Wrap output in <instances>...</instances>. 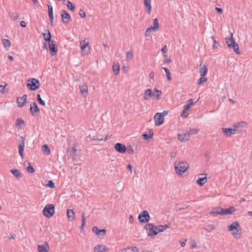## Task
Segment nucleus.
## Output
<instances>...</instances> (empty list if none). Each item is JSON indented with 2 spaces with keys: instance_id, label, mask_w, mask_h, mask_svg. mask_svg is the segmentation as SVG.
I'll use <instances>...</instances> for the list:
<instances>
[{
  "instance_id": "nucleus-1",
  "label": "nucleus",
  "mask_w": 252,
  "mask_h": 252,
  "mask_svg": "<svg viewBox=\"0 0 252 252\" xmlns=\"http://www.w3.org/2000/svg\"><path fill=\"white\" fill-rule=\"evenodd\" d=\"M228 231H232V235L237 239L241 237V229L238 221H234L230 225H228Z\"/></svg>"
},
{
  "instance_id": "nucleus-2",
  "label": "nucleus",
  "mask_w": 252,
  "mask_h": 252,
  "mask_svg": "<svg viewBox=\"0 0 252 252\" xmlns=\"http://www.w3.org/2000/svg\"><path fill=\"white\" fill-rule=\"evenodd\" d=\"M225 42L228 48L232 49L237 54H240L239 46L233 38V34L232 33H230L229 36L225 38Z\"/></svg>"
},
{
  "instance_id": "nucleus-3",
  "label": "nucleus",
  "mask_w": 252,
  "mask_h": 252,
  "mask_svg": "<svg viewBox=\"0 0 252 252\" xmlns=\"http://www.w3.org/2000/svg\"><path fill=\"white\" fill-rule=\"evenodd\" d=\"M175 172L178 175H182L189 168V164L186 162L176 161L174 163Z\"/></svg>"
},
{
  "instance_id": "nucleus-4",
  "label": "nucleus",
  "mask_w": 252,
  "mask_h": 252,
  "mask_svg": "<svg viewBox=\"0 0 252 252\" xmlns=\"http://www.w3.org/2000/svg\"><path fill=\"white\" fill-rule=\"evenodd\" d=\"M55 212L54 205L51 204H47L43 210V215L47 218H51Z\"/></svg>"
},
{
  "instance_id": "nucleus-5",
  "label": "nucleus",
  "mask_w": 252,
  "mask_h": 252,
  "mask_svg": "<svg viewBox=\"0 0 252 252\" xmlns=\"http://www.w3.org/2000/svg\"><path fill=\"white\" fill-rule=\"evenodd\" d=\"M27 86L31 91L37 89L40 86L39 81L35 78H30L28 81Z\"/></svg>"
},
{
  "instance_id": "nucleus-6",
  "label": "nucleus",
  "mask_w": 252,
  "mask_h": 252,
  "mask_svg": "<svg viewBox=\"0 0 252 252\" xmlns=\"http://www.w3.org/2000/svg\"><path fill=\"white\" fill-rule=\"evenodd\" d=\"M144 228L148 230V235L150 237H153L158 234V232L155 229V226L153 223H147L146 224Z\"/></svg>"
},
{
  "instance_id": "nucleus-7",
  "label": "nucleus",
  "mask_w": 252,
  "mask_h": 252,
  "mask_svg": "<svg viewBox=\"0 0 252 252\" xmlns=\"http://www.w3.org/2000/svg\"><path fill=\"white\" fill-rule=\"evenodd\" d=\"M138 220L141 223H146L150 220V216L148 211H143L139 215Z\"/></svg>"
},
{
  "instance_id": "nucleus-8",
  "label": "nucleus",
  "mask_w": 252,
  "mask_h": 252,
  "mask_svg": "<svg viewBox=\"0 0 252 252\" xmlns=\"http://www.w3.org/2000/svg\"><path fill=\"white\" fill-rule=\"evenodd\" d=\"M62 20L64 24H67L71 20V16L65 10L61 11Z\"/></svg>"
},
{
  "instance_id": "nucleus-9",
  "label": "nucleus",
  "mask_w": 252,
  "mask_h": 252,
  "mask_svg": "<svg viewBox=\"0 0 252 252\" xmlns=\"http://www.w3.org/2000/svg\"><path fill=\"white\" fill-rule=\"evenodd\" d=\"M155 124L156 126H159L163 123L164 119L160 113H157L154 116Z\"/></svg>"
},
{
  "instance_id": "nucleus-10",
  "label": "nucleus",
  "mask_w": 252,
  "mask_h": 252,
  "mask_svg": "<svg viewBox=\"0 0 252 252\" xmlns=\"http://www.w3.org/2000/svg\"><path fill=\"white\" fill-rule=\"evenodd\" d=\"M92 231L100 237H103L106 234V230L105 229H99L96 226L93 227Z\"/></svg>"
},
{
  "instance_id": "nucleus-11",
  "label": "nucleus",
  "mask_w": 252,
  "mask_h": 252,
  "mask_svg": "<svg viewBox=\"0 0 252 252\" xmlns=\"http://www.w3.org/2000/svg\"><path fill=\"white\" fill-rule=\"evenodd\" d=\"M207 182L206 174H201L199 175L197 180L196 181L197 183L200 186H203Z\"/></svg>"
},
{
  "instance_id": "nucleus-12",
  "label": "nucleus",
  "mask_w": 252,
  "mask_h": 252,
  "mask_svg": "<svg viewBox=\"0 0 252 252\" xmlns=\"http://www.w3.org/2000/svg\"><path fill=\"white\" fill-rule=\"evenodd\" d=\"M115 149L118 152L122 154L125 153L126 150V146L120 143H117L115 145Z\"/></svg>"
},
{
  "instance_id": "nucleus-13",
  "label": "nucleus",
  "mask_w": 252,
  "mask_h": 252,
  "mask_svg": "<svg viewBox=\"0 0 252 252\" xmlns=\"http://www.w3.org/2000/svg\"><path fill=\"white\" fill-rule=\"evenodd\" d=\"M189 134L188 133V131H186V132L185 133L178 134V140L182 142L188 141L189 139Z\"/></svg>"
},
{
  "instance_id": "nucleus-14",
  "label": "nucleus",
  "mask_w": 252,
  "mask_h": 252,
  "mask_svg": "<svg viewBox=\"0 0 252 252\" xmlns=\"http://www.w3.org/2000/svg\"><path fill=\"white\" fill-rule=\"evenodd\" d=\"M55 41L53 40L50 41L49 43V49L51 51V55L52 56H55L57 54V49L56 47V44H55Z\"/></svg>"
},
{
  "instance_id": "nucleus-15",
  "label": "nucleus",
  "mask_w": 252,
  "mask_h": 252,
  "mask_svg": "<svg viewBox=\"0 0 252 252\" xmlns=\"http://www.w3.org/2000/svg\"><path fill=\"white\" fill-rule=\"evenodd\" d=\"M27 94H24L22 97H18L17 98L18 106L21 107L24 106L25 102L27 101Z\"/></svg>"
},
{
  "instance_id": "nucleus-16",
  "label": "nucleus",
  "mask_w": 252,
  "mask_h": 252,
  "mask_svg": "<svg viewBox=\"0 0 252 252\" xmlns=\"http://www.w3.org/2000/svg\"><path fill=\"white\" fill-rule=\"evenodd\" d=\"M37 249L39 252H48L49 245L47 242H45L43 245H38Z\"/></svg>"
},
{
  "instance_id": "nucleus-17",
  "label": "nucleus",
  "mask_w": 252,
  "mask_h": 252,
  "mask_svg": "<svg viewBox=\"0 0 252 252\" xmlns=\"http://www.w3.org/2000/svg\"><path fill=\"white\" fill-rule=\"evenodd\" d=\"M30 111L32 116H34L35 113L39 112V109L35 102L31 104Z\"/></svg>"
},
{
  "instance_id": "nucleus-18",
  "label": "nucleus",
  "mask_w": 252,
  "mask_h": 252,
  "mask_svg": "<svg viewBox=\"0 0 252 252\" xmlns=\"http://www.w3.org/2000/svg\"><path fill=\"white\" fill-rule=\"evenodd\" d=\"M79 89L82 95L86 97L88 95V86L86 84H84L82 85L79 86Z\"/></svg>"
},
{
  "instance_id": "nucleus-19",
  "label": "nucleus",
  "mask_w": 252,
  "mask_h": 252,
  "mask_svg": "<svg viewBox=\"0 0 252 252\" xmlns=\"http://www.w3.org/2000/svg\"><path fill=\"white\" fill-rule=\"evenodd\" d=\"M45 32H44L42 34L44 39L46 41H48L49 42L53 41L52 40H51V34L50 31L47 30H45Z\"/></svg>"
},
{
  "instance_id": "nucleus-20",
  "label": "nucleus",
  "mask_w": 252,
  "mask_h": 252,
  "mask_svg": "<svg viewBox=\"0 0 252 252\" xmlns=\"http://www.w3.org/2000/svg\"><path fill=\"white\" fill-rule=\"evenodd\" d=\"M208 71V69L205 65L200 64V68L199 70V73L201 77H204L206 75Z\"/></svg>"
},
{
  "instance_id": "nucleus-21",
  "label": "nucleus",
  "mask_w": 252,
  "mask_h": 252,
  "mask_svg": "<svg viewBox=\"0 0 252 252\" xmlns=\"http://www.w3.org/2000/svg\"><path fill=\"white\" fill-rule=\"evenodd\" d=\"M222 130L226 137H229L234 134L231 128H222Z\"/></svg>"
},
{
  "instance_id": "nucleus-22",
  "label": "nucleus",
  "mask_w": 252,
  "mask_h": 252,
  "mask_svg": "<svg viewBox=\"0 0 252 252\" xmlns=\"http://www.w3.org/2000/svg\"><path fill=\"white\" fill-rule=\"evenodd\" d=\"M67 216L68 220L70 221L73 220L75 219V213L72 210H67Z\"/></svg>"
},
{
  "instance_id": "nucleus-23",
  "label": "nucleus",
  "mask_w": 252,
  "mask_h": 252,
  "mask_svg": "<svg viewBox=\"0 0 252 252\" xmlns=\"http://www.w3.org/2000/svg\"><path fill=\"white\" fill-rule=\"evenodd\" d=\"M170 227L168 225H159L155 227V229L158 232H163L166 230V229L169 228Z\"/></svg>"
},
{
  "instance_id": "nucleus-24",
  "label": "nucleus",
  "mask_w": 252,
  "mask_h": 252,
  "mask_svg": "<svg viewBox=\"0 0 252 252\" xmlns=\"http://www.w3.org/2000/svg\"><path fill=\"white\" fill-rule=\"evenodd\" d=\"M235 209L234 207H230L228 209H223L222 211V215L231 214L235 211Z\"/></svg>"
},
{
  "instance_id": "nucleus-25",
  "label": "nucleus",
  "mask_w": 252,
  "mask_h": 252,
  "mask_svg": "<svg viewBox=\"0 0 252 252\" xmlns=\"http://www.w3.org/2000/svg\"><path fill=\"white\" fill-rule=\"evenodd\" d=\"M223 208H215L210 212V215H222Z\"/></svg>"
},
{
  "instance_id": "nucleus-26",
  "label": "nucleus",
  "mask_w": 252,
  "mask_h": 252,
  "mask_svg": "<svg viewBox=\"0 0 252 252\" xmlns=\"http://www.w3.org/2000/svg\"><path fill=\"white\" fill-rule=\"evenodd\" d=\"M89 45V39L87 38H85L80 42L81 49L83 51L85 48Z\"/></svg>"
},
{
  "instance_id": "nucleus-27",
  "label": "nucleus",
  "mask_w": 252,
  "mask_h": 252,
  "mask_svg": "<svg viewBox=\"0 0 252 252\" xmlns=\"http://www.w3.org/2000/svg\"><path fill=\"white\" fill-rule=\"evenodd\" d=\"M152 95V91L148 89L146 90L144 93V99L146 100H149Z\"/></svg>"
},
{
  "instance_id": "nucleus-28",
  "label": "nucleus",
  "mask_w": 252,
  "mask_h": 252,
  "mask_svg": "<svg viewBox=\"0 0 252 252\" xmlns=\"http://www.w3.org/2000/svg\"><path fill=\"white\" fill-rule=\"evenodd\" d=\"M138 249L136 247L127 248L121 250V252H138Z\"/></svg>"
},
{
  "instance_id": "nucleus-29",
  "label": "nucleus",
  "mask_w": 252,
  "mask_h": 252,
  "mask_svg": "<svg viewBox=\"0 0 252 252\" xmlns=\"http://www.w3.org/2000/svg\"><path fill=\"white\" fill-rule=\"evenodd\" d=\"M93 140H97L99 141H106L107 140V136L105 134L96 135L94 137Z\"/></svg>"
},
{
  "instance_id": "nucleus-30",
  "label": "nucleus",
  "mask_w": 252,
  "mask_h": 252,
  "mask_svg": "<svg viewBox=\"0 0 252 252\" xmlns=\"http://www.w3.org/2000/svg\"><path fill=\"white\" fill-rule=\"evenodd\" d=\"M144 5L147 8V12L148 14H149L151 12L152 6L151 4V0H144Z\"/></svg>"
},
{
  "instance_id": "nucleus-31",
  "label": "nucleus",
  "mask_w": 252,
  "mask_h": 252,
  "mask_svg": "<svg viewBox=\"0 0 252 252\" xmlns=\"http://www.w3.org/2000/svg\"><path fill=\"white\" fill-rule=\"evenodd\" d=\"M10 172L17 178H19L22 176L21 172L18 169H12L10 170Z\"/></svg>"
},
{
  "instance_id": "nucleus-32",
  "label": "nucleus",
  "mask_w": 252,
  "mask_h": 252,
  "mask_svg": "<svg viewBox=\"0 0 252 252\" xmlns=\"http://www.w3.org/2000/svg\"><path fill=\"white\" fill-rule=\"evenodd\" d=\"M154 27H151L153 30V32H156L158 30L159 25L157 18L154 19Z\"/></svg>"
},
{
  "instance_id": "nucleus-33",
  "label": "nucleus",
  "mask_w": 252,
  "mask_h": 252,
  "mask_svg": "<svg viewBox=\"0 0 252 252\" xmlns=\"http://www.w3.org/2000/svg\"><path fill=\"white\" fill-rule=\"evenodd\" d=\"M215 228V226L213 224H209L207 225L206 226L203 227V230L207 231L208 232H210L213 230Z\"/></svg>"
},
{
  "instance_id": "nucleus-34",
  "label": "nucleus",
  "mask_w": 252,
  "mask_h": 252,
  "mask_svg": "<svg viewBox=\"0 0 252 252\" xmlns=\"http://www.w3.org/2000/svg\"><path fill=\"white\" fill-rule=\"evenodd\" d=\"M161 69H163L165 71V72L166 73V76L167 77V79L168 81H171L172 80V78H171V73H170L169 70L167 68L165 67H162Z\"/></svg>"
},
{
  "instance_id": "nucleus-35",
  "label": "nucleus",
  "mask_w": 252,
  "mask_h": 252,
  "mask_svg": "<svg viewBox=\"0 0 252 252\" xmlns=\"http://www.w3.org/2000/svg\"><path fill=\"white\" fill-rule=\"evenodd\" d=\"M67 7L69 9L72 11H74L75 9V6L69 0L66 1V4Z\"/></svg>"
},
{
  "instance_id": "nucleus-36",
  "label": "nucleus",
  "mask_w": 252,
  "mask_h": 252,
  "mask_svg": "<svg viewBox=\"0 0 252 252\" xmlns=\"http://www.w3.org/2000/svg\"><path fill=\"white\" fill-rule=\"evenodd\" d=\"M105 248L103 246H97L95 247L94 252H104Z\"/></svg>"
},
{
  "instance_id": "nucleus-37",
  "label": "nucleus",
  "mask_w": 252,
  "mask_h": 252,
  "mask_svg": "<svg viewBox=\"0 0 252 252\" xmlns=\"http://www.w3.org/2000/svg\"><path fill=\"white\" fill-rule=\"evenodd\" d=\"M24 124H25V122H24V120L22 118H19L16 119V126L17 127H18V128H20V126L21 125H24Z\"/></svg>"
},
{
  "instance_id": "nucleus-38",
  "label": "nucleus",
  "mask_w": 252,
  "mask_h": 252,
  "mask_svg": "<svg viewBox=\"0 0 252 252\" xmlns=\"http://www.w3.org/2000/svg\"><path fill=\"white\" fill-rule=\"evenodd\" d=\"M42 149L45 155H49L50 154V150L47 145H43Z\"/></svg>"
},
{
  "instance_id": "nucleus-39",
  "label": "nucleus",
  "mask_w": 252,
  "mask_h": 252,
  "mask_svg": "<svg viewBox=\"0 0 252 252\" xmlns=\"http://www.w3.org/2000/svg\"><path fill=\"white\" fill-rule=\"evenodd\" d=\"M120 69V67L118 63L117 65H115L113 66V72L115 75H118L119 74Z\"/></svg>"
},
{
  "instance_id": "nucleus-40",
  "label": "nucleus",
  "mask_w": 252,
  "mask_h": 252,
  "mask_svg": "<svg viewBox=\"0 0 252 252\" xmlns=\"http://www.w3.org/2000/svg\"><path fill=\"white\" fill-rule=\"evenodd\" d=\"M9 16L13 20H16L19 17V15L17 13L9 12Z\"/></svg>"
},
{
  "instance_id": "nucleus-41",
  "label": "nucleus",
  "mask_w": 252,
  "mask_h": 252,
  "mask_svg": "<svg viewBox=\"0 0 252 252\" xmlns=\"http://www.w3.org/2000/svg\"><path fill=\"white\" fill-rule=\"evenodd\" d=\"M25 145L19 144V153L22 158H23Z\"/></svg>"
},
{
  "instance_id": "nucleus-42",
  "label": "nucleus",
  "mask_w": 252,
  "mask_h": 252,
  "mask_svg": "<svg viewBox=\"0 0 252 252\" xmlns=\"http://www.w3.org/2000/svg\"><path fill=\"white\" fill-rule=\"evenodd\" d=\"M149 134H147V133H144L143 135V138L145 140H148L152 137L153 135V132L152 130L149 131Z\"/></svg>"
},
{
  "instance_id": "nucleus-43",
  "label": "nucleus",
  "mask_w": 252,
  "mask_h": 252,
  "mask_svg": "<svg viewBox=\"0 0 252 252\" xmlns=\"http://www.w3.org/2000/svg\"><path fill=\"white\" fill-rule=\"evenodd\" d=\"M81 220H82V225L81 226V231L82 232L83 230V226L86 224V219H85L84 213H82Z\"/></svg>"
},
{
  "instance_id": "nucleus-44",
  "label": "nucleus",
  "mask_w": 252,
  "mask_h": 252,
  "mask_svg": "<svg viewBox=\"0 0 252 252\" xmlns=\"http://www.w3.org/2000/svg\"><path fill=\"white\" fill-rule=\"evenodd\" d=\"M162 93L160 91L157 89L156 90L155 92L153 94V96L156 98H158L161 95Z\"/></svg>"
},
{
  "instance_id": "nucleus-45",
  "label": "nucleus",
  "mask_w": 252,
  "mask_h": 252,
  "mask_svg": "<svg viewBox=\"0 0 252 252\" xmlns=\"http://www.w3.org/2000/svg\"><path fill=\"white\" fill-rule=\"evenodd\" d=\"M2 43L5 47H9L11 45V43L9 40L7 39H2Z\"/></svg>"
},
{
  "instance_id": "nucleus-46",
  "label": "nucleus",
  "mask_w": 252,
  "mask_h": 252,
  "mask_svg": "<svg viewBox=\"0 0 252 252\" xmlns=\"http://www.w3.org/2000/svg\"><path fill=\"white\" fill-rule=\"evenodd\" d=\"M189 105H185L183 112H182V113L181 114V117H186V114L187 112V111L189 110Z\"/></svg>"
},
{
  "instance_id": "nucleus-47",
  "label": "nucleus",
  "mask_w": 252,
  "mask_h": 252,
  "mask_svg": "<svg viewBox=\"0 0 252 252\" xmlns=\"http://www.w3.org/2000/svg\"><path fill=\"white\" fill-rule=\"evenodd\" d=\"M188 133L189 134V137L193 134H195L199 132V129L197 128L195 129H190L188 130Z\"/></svg>"
},
{
  "instance_id": "nucleus-48",
  "label": "nucleus",
  "mask_w": 252,
  "mask_h": 252,
  "mask_svg": "<svg viewBox=\"0 0 252 252\" xmlns=\"http://www.w3.org/2000/svg\"><path fill=\"white\" fill-rule=\"evenodd\" d=\"M241 131V129H240L239 126H238V125L236 124L233 128H232V131L233 132V134L238 133H239Z\"/></svg>"
},
{
  "instance_id": "nucleus-49",
  "label": "nucleus",
  "mask_w": 252,
  "mask_h": 252,
  "mask_svg": "<svg viewBox=\"0 0 252 252\" xmlns=\"http://www.w3.org/2000/svg\"><path fill=\"white\" fill-rule=\"evenodd\" d=\"M133 57V53L132 51L127 52L126 53V60H131Z\"/></svg>"
},
{
  "instance_id": "nucleus-50",
  "label": "nucleus",
  "mask_w": 252,
  "mask_h": 252,
  "mask_svg": "<svg viewBox=\"0 0 252 252\" xmlns=\"http://www.w3.org/2000/svg\"><path fill=\"white\" fill-rule=\"evenodd\" d=\"M37 100L39 104H40L41 105H42L43 106L45 105V103L44 101L42 99L40 94H37Z\"/></svg>"
},
{
  "instance_id": "nucleus-51",
  "label": "nucleus",
  "mask_w": 252,
  "mask_h": 252,
  "mask_svg": "<svg viewBox=\"0 0 252 252\" xmlns=\"http://www.w3.org/2000/svg\"><path fill=\"white\" fill-rule=\"evenodd\" d=\"M47 186L51 189H54L55 188V186L54 182L51 180H49L48 181Z\"/></svg>"
},
{
  "instance_id": "nucleus-52",
  "label": "nucleus",
  "mask_w": 252,
  "mask_h": 252,
  "mask_svg": "<svg viewBox=\"0 0 252 252\" xmlns=\"http://www.w3.org/2000/svg\"><path fill=\"white\" fill-rule=\"evenodd\" d=\"M207 79L204 77H201L198 80L197 83L198 85H201L202 83L206 82Z\"/></svg>"
},
{
  "instance_id": "nucleus-53",
  "label": "nucleus",
  "mask_w": 252,
  "mask_h": 252,
  "mask_svg": "<svg viewBox=\"0 0 252 252\" xmlns=\"http://www.w3.org/2000/svg\"><path fill=\"white\" fill-rule=\"evenodd\" d=\"M212 38L213 39V42H214V43H213V49L217 48L220 46V44H219V43L218 42H217L215 39V38L213 37H212Z\"/></svg>"
},
{
  "instance_id": "nucleus-54",
  "label": "nucleus",
  "mask_w": 252,
  "mask_h": 252,
  "mask_svg": "<svg viewBox=\"0 0 252 252\" xmlns=\"http://www.w3.org/2000/svg\"><path fill=\"white\" fill-rule=\"evenodd\" d=\"M79 14L81 18H83L86 17V13L84 9H80L79 11Z\"/></svg>"
},
{
  "instance_id": "nucleus-55",
  "label": "nucleus",
  "mask_w": 252,
  "mask_h": 252,
  "mask_svg": "<svg viewBox=\"0 0 252 252\" xmlns=\"http://www.w3.org/2000/svg\"><path fill=\"white\" fill-rule=\"evenodd\" d=\"M152 32H153V30H152V28L150 27L148 28L145 32V36H149L150 35V33Z\"/></svg>"
},
{
  "instance_id": "nucleus-56",
  "label": "nucleus",
  "mask_w": 252,
  "mask_h": 252,
  "mask_svg": "<svg viewBox=\"0 0 252 252\" xmlns=\"http://www.w3.org/2000/svg\"><path fill=\"white\" fill-rule=\"evenodd\" d=\"M26 169L28 172L31 173H33L34 171L33 167L31 165V164H29V165L27 167Z\"/></svg>"
},
{
  "instance_id": "nucleus-57",
  "label": "nucleus",
  "mask_w": 252,
  "mask_h": 252,
  "mask_svg": "<svg viewBox=\"0 0 252 252\" xmlns=\"http://www.w3.org/2000/svg\"><path fill=\"white\" fill-rule=\"evenodd\" d=\"M48 14H53V6L51 4H48Z\"/></svg>"
},
{
  "instance_id": "nucleus-58",
  "label": "nucleus",
  "mask_w": 252,
  "mask_h": 252,
  "mask_svg": "<svg viewBox=\"0 0 252 252\" xmlns=\"http://www.w3.org/2000/svg\"><path fill=\"white\" fill-rule=\"evenodd\" d=\"M237 125H238V126H239V128L240 129V128L245 127L247 125V124L245 122H240V123L237 124Z\"/></svg>"
},
{
  "instance_id": "nucleus-59",
  "label": "nucleus",
  "mask_w": 252,
  "mask_h": 252,
  "mask_svg": "<svg viewBox=\"0 0 252 252\" xmlns=\"http://www.w3.org/2000/svg\"><path fill=\"white\" fill-rule=\"evenodd\" d=\"M19 144L25 145V139L23 136H20L19 139Z\"/></svg>"
},
{
  "instance_id": "nucleus-60",
  "label": "nucleus",
  "mask_w": 252,
  "mask_h": 252,
  "mask_svg": "<svg viewBox=\"0 0 252 252\" xmlns=\"http://www.w3.org/2000/svg\"><path fill=\"white\" fill-rule=\"evenodd\" d=\"M188 102H189V103L186 104V105H189V108L191 105H192L193 104H194L195 103L193 101V100L191 98H190L189 99Z\"/></svg>"
},
{
  "instance_id": "nucleus-61",
  "label": "nucleus",
  "mask_w": 252,
  "mask_h": 252,
  "mask_svg": "<svg viewBox=\"0 0 252 252\" xmlns=\"http://www.w3.org/2000/svg\"><path fill=\"white\" fill-rule=\"evenodd\" d=\"M20 26L23 28H25L27 26V23L25 21H22L20 22Z\"/></svg>"
},
{
  "instance_id": "nucleus-62",
  "label": "nucleus",
  "mask_w": 252,
  "mask_h": 252,
  "mask_svg": "<svg viewBox=\"0 0 252 252\" xmlns=\"http://www.w3.org/2000/svg\"><path fill=\"white\" fill-rule=\"evenodd\" d=\"M161 51L162 53H167V47L166 45L164 46L161 50Z\"/></svg>"
},
{
  "instance_id": "nucleus-63",
  "label": "nucleus",
  "mask_w": 252,
  "mask_h": 252,
  "mask_svg": "<svg viewBox=\"0 0 252 252\" xmlns=\"http://www.w3.org/2000/svg\"><path fill=\"white\" fill-rule=\"evenodd\" d=\"M216 11L220 14H221L222 13V9L221 8L219 7H216Z\"/></svg>"
},
{
  "instance_id": "nucleus-64",
  "label": "nucleus",
  "mask_w": 252,
  "mask_h": 252,
  "mask_svg": "<svg viewBox=\"0 0 252 252\" xmlns=\"http://www.w3.org/2000/svg\"><path fill=\"white\" fill-rule=\"evenodd\" d=\"M177 153L175 152H172L170 153V156L171 158H175L176 156Z\"/></svg>"
}]
</instances>
